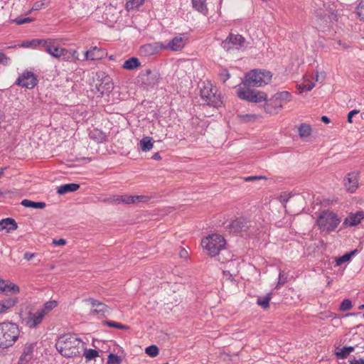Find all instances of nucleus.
Instances as JSON below:
<instances>
[{
  "mask_svg": "<svg viewBox=\"0 0 364 364\" xmlns=\"http://www.w3.org/2000/svg\"><path fill=\"white\" fill-rule=\"evenodd\" d=\"M82 346L81 340L74 335H65L55 344L58 351L67 358L80 355Z\"/></svg>",
  "mask_w": 364,
  "mask_h": 364,
  "instance_id": "obj_1",
  "label": "nucleus"
},
{
  "mask_svg": "<svg viewBox=\"0 0 364 364\" xmlns=\"http://www.w3.org/2000/svg\"><path fill=\"white\" fill-rule=\"evenodd\" d=\"M112 78L103 71H98L92 78L91 91L97 97L108 95L113 90Z\"/></svg>",
  "mask_w": 364,
  "mask_h": 364,
  "instance_id": "obj_2",
  "label": "nucleus"
},
{
  "mask_svg": "<svg viewBox=\"0 0 364 364\" xmlns=\"http://www.w3.org/2000/svg\"><path fill=\"white\" fill-rule=\"evenodd\" d=\"M341 223L338 215L330 210L322 211L316 220V225L322 232L330 233L336 230Z\"/></svg>",
  "mask_w": 364,
  "mask_h": 364,
  "instance_id": "obj_3",
  "label": "nucleus"
},
{
  "mask_svg": "<svg viewBox=\"0 0 364 364\" xmlns=\"http://www.w3.org/2000/svg\"><path fill=\"white\" fill-rule=\"evenodd\" d=\"M18 334L17 325L9 322L0 323V348L11 346L18 338Z\"/></svg>",
  "mask_w": 364,
  "mask_h": 364,
  "instance_id": "obj_4",
  "label": "nucleus"
},
{
  "mask_svg": "<svg viewBox=\"0 0 364 364\" xmlns=\"http://www.w3.org/2000/svg\"><path fill=\"white\" fill-rule=\"evenodd\" d=\"M272 77L269 71L255 69L245 74L243 84L252 87H262L270 82Z\"/></svg>",
  "mask_w": 364,
  "mask_h": 364,
  "instance_id": "obj_5",
  "label": "nucleus"
},
{
  "mask_svg": "<svg viewBox=\"0 0 364 364\" xmlns=\"http://www.w3.org/2000/svg\"><path fill=\"white\" fill-rule=\"evenodd\" d=\"M225 240L220 235L213 234L203 238L201 246L210 257L216 256L225 247Z\"/></svg>",
  "mask_w": 364,
  "mask_h": 364,
  "instance_id": "obj_6",
  "label": "nucleus"
},
{
  "mask_svg": "<svg viewBox=\"0 0 364 364\" xmlns=\"http://www.w3.org/2000/svg\"><path fill=\"white\" fill-rule=\"evenodd\" d=\"M250 87L252 86L245 85L242 82V85L237 90V97L241 100L255 103L267 100V95L265 92L252 90Z\"/></svg>",
  "mask_w": 364,
  "mask_h": 364,
  "instance_id": "obj_7",
  "label": "nucleus"
},
{
  "mask_svg": "<svg viewBox=\"0 0 364 364\" xmlns=\"http://www.w3.org/2000/svg\"><path fill=\"white\" fill-rule=\"evenodd\" d=\"M200 96L210 106L218 107L223 103L220 95L213 91L212 85L209 82L204 84L203 87L200 88Z\"/></svg>",
  "mask_w": 364,
  "mask_h": 364,
  "instance_id": "obj_8",
  "label": "nucleus"
},
{
  "mask_svg": "<svg viewBox=\"0 0 364 364\" xmlns=\"http://www.w3.org/2000/svg\"><path fill=\"white\" fill-rule=\"evenodd\" d=\"M43 49L52 57L60 59L61 55L65 53V48L60 47L59 40L57 38L45 39Z\"/></svg>",
  "mask_w": 364,
  "mask_h": 364,
  "instance_id": "obj_9",
  "label": "nucleus"
},
{
  "mask_svg": "<svg viewBox=\"0 0 364 364\" xmlns=\"http://www.w3.org/2000/svg\"><path fill=\"white\" fill-rule=\"evenodd\" d=\"M245 38L242 35L230 33L226 39L222 42V46L227 50L232 48L240 49L245 46Z\"/></svg>",
  "mask_w": 364,
  "mask_h": 364,
  "instance_id": "obj_10",
  "label": "nucleus"
},
{
  "mask_svg": "<svg viewBox=\"0 0 364 364\" xmlns=\"http://www.w3.org/2000/svg\"><path fill=\"white\" fill-rule=\"evenodd\" d=\"M38 79L32 72H24L16 80V85L28 89H33L38 84Z\"/></svg>",
  "mask_w": 364,
  "mask_h": 364,
  "instance_id": "obj_11",
  "label": "nucleus"
},
{
  "mask_svg": "<svg viewBox=\"0 0 364 364\" xmlns=\"http://www.w3.org/2000/svg\"><path fill=\"white\" fill-rule=\"evenodd\" d=\"M188 38L185 33L179 34L172 38L166 45H164V50L176 52L181 50L186 46Z\"/></svg>",
  "mask_w": 364,
  "mask_h": 364,
  "instance_id": "obj_12",
  "label": "nucleus"
},
{
  "mask_svg": "<svg viewBox=\"0 0 364 364\" xmlns=\"http://www.w3.org/2000/svg\"><path fill=\"white\" fill-rule=\"evenodd\" d=\"M250 228V221L246 218L240 217L232 220L228 228L231 232H240L242 231H246Z\"/></svg>",
  "mask_w": 364,
  "mask_h": 364,
  "instance_id": "obj_13",
  "label": "nucleus"
},
{
  "mask_svg": "<svg viewBox=\"0 0 364 364\" xmlns=\"http://www.w3.org/2000/svg\"><path fill=\"white\" fill-rule=\"evenodd\" d=\"M364 220V211L358 210L356 213H350L343 221V225L349 227L357 226Z\"/></svg>",
  "mask_w": 364,
  "mask_h": 364,
  "instance_id": "obj_14",
  "label": "nucleus"
},
{
  "mask_svg": "<svg viewBox=\"0 0 364 364\" xmlns=\"http://www.w3.org/2000/svg\"><path fill=\"white\" fill-rule=\"evenodd\" d=\"M150 198L147 196H119L115 201L118 203H123L126 204L136 203H145L149 200Z\"/></svg>",
  "mask_w": 364,
  "mask_h": 364,
  "instance_id": "obj_15",
  "label": "nucleus"
},
{
  "mask_svg": "<svg viewBox=\"0 0 364 364\" xmlns=\"http://www.w3.org/2000/svg\"><path fill=\"white\" fill-rule=\"evenodd\" d=\"M106 55L107 52L105 50L97 46H93L85 52V60H97L102 59Z\"/></svg>",
  "mask_w": 364,
  "mask_h": 364,
  "instance_id": "obj_16",
  "label": "nucleus"
},
{
  "mask_svg": "<svg viewBox=\"0 0 364 364\" xmlns=\"http://www.w3.org/2000/svg\"><path fill=\"white\" fill-rule=\"evenodd\" d=\"M161 50H164V44L160 42L146 44L140 48L141 53L145 55H155Z\"/></svg>",
  "mask_w": 364,
  "mask_h": 364,
  "instance_id": "obj_17",
  "label": "nucleus"
},
{
  "mask_svg": "<svg viewBox=\"0 0 364 364\" xmlns=\"http://www.w3.org/2000/svg\"><path fill=\"white\" fill-rule=\"evenodd\" d=\"M85 301L90 303L92 307H96L95 309L91 311V314L93 315L99 314L104 315L105 314L109 312V308L108 306L95 299L88 298L85 299Z\"/></svg>",
  "mask_w": 364,
  "mask_h": 364,
  "instance_id": "obj_18",
  "label": "nucleus"
},
{
  "mask_svg": "<svg viewBox=\"0 0 364 364\" xmlns=\"http://www.w3.org/2000/svg\"><path fill=\"white\" fill-rule=\"evenodd\" d=\"M264 110L270 114H276L283 108V103H280L275 97H272L264 104Z\"/></svg>",
  "mask_w": 364,
  "mask_h": 364,
  "instance_id": "obj_19",
  "label": "nucleus"
},
{
  "mask_svg": "<svg viewBox=\"0 0 364 364\" xmlns=\"http://www.w3.org/2000/svg\"><path fill=\"white\" fill-rule=\"evenodd\" d=\"M44 316L38 309L35 313H30L26 318V326L31 328H36L42 322Z\"/></svg>",
  "mask_w": 364,
  "mask_h": 364,
  "instance_id": "obj_20",
  "label": "nucleus"
},
{
  "mask_svg": "<svg viewBox=\"0 0 364 364\" xmlns=\"http://www.w3.org/2000/svg\"><path fill=\"white\" fill-rule=\"evenodd\" d=\"M18 302L16 296L8 297L0 301V314L7 312Z\"/></svg>",
  "mask_w": 364,
  "mask_h": 364,
  "instance_id": "obj_21",
  "label": "nucleus"
},
{
  "mask_svg": "<svg viewBox=\"0 0 364 364\" xmlns=\"http://www.w3.org/2000/svg\"><path fill=\"white\" fill-rule=\"evenodd\" d=\"M18 228V225L14 219L7 218L0 220V231L6 230L8 232L16 230Z\"/></svg>",
  "mask_w": 364,
  "mask_h": 364,
  "instance_id": "obj_22",
  "label": "nucleus"
},
{
  "mask_svg": "<svg viewBox=\"0 0 364 364\" xmlns=\"http://www.w3.org/2000/svg\"><path fill=\"white\" fill-rule=\"evenodd\" d=\"M33 348L32 346H25L23 353L19 358V364H26L33 356Z\"/></svg>",
  "mask_w": 364,
  "mask_h": 364,
  "instance_id": "obj_23",
  "label": "nucleus"
},
{
  "mask_svg": "<svg viewBox=\"0 0 364 364\" xmlns=\"http://www.w3.org/2000/svg\"><path fill=\"white\" fill-rule=\"evenodd\" d=\"M65 53L61 55L62 60L67 62H76L79 60V53L77 50H69L65 48Z\"/></svg>",
  "mask_w": 364,
  "mask_h": 364,
  "instance_id": "obj_24",
  "label": "nucleus"
},
{
  "mask_svg": "<svg viewBox=\"0 0 364 364\" xmlns=\"http://www.w3.org/2000/svg\"><path fill=\"white\" fill-rule=\"evenodd\" d=\"M80 188L77 183H67L58 188L57 193L60 195L65 194L68 192H74Z\"/></svg>",
  "mask_w": 364,
  "mask_h": 364,
  "instance_id": "obj_25",
  "label": "nucleus"
},
{
  "mask_svg": "<svg viewBox=\"0 0 364 364\" xmlns=\"http://www.w3.org/2000/svg\"><path fill=\"white\" fill-rule=\"evenodd\" d=\"M141 66V63L137 58L132 57L125 60L122 68L126 70H132Z\"/></svg>",
  "mask_w": 364,
  "mask_h": 364,
  "instance_id": "obj_26",
  "label": "nucleus"
},
{
  "mask_svg": "<svg viewBox=\"0 0 364 364\" xmlns=\"http://www.w3.org/2000/svg\"><path fill=\"white\" fill-rule=\"evenodd\" d=\"M90 137L97 142H103L107 139V135L105 133L98 129H94L90 131Z\"/></svg>",
  "mask_w": 364,
  "mask_h": 364,
  "instance_id": "obj_27",
  "label": "nucleus"
},
{
  "mask_svg": "<svg viewBox=\"0 0 364 364\" xmlns=\"http://www.w3.org/2000/svg\"><path fill=\"white\" fill-rule=\"evenodd\" d=\"M193 7L198 11L207 14L208 8L206 6V0H191Z\"/></svg>",
  "mask_w": 364,
  "mask_h": 364,
  "instance_id": "obj_28",
  "label": "nucleus"
},
{
  "mask_svg": "<svg viewBox=\"0 0 364 364\" xmlns=\"http://www.w3.org/2000/svg\"><path fill=\"white\" fill-rule=\"evenodd\" d=\"M347 181L345 183L347 190L350 193H354L358 188L357 179L352 174H348Z\"/></svg>",
  "mask_w": 364,
  "mask_h": 364,
  "instance_id": "obj_29",
  "label": "nucleus"
},
{
  "mask_svg": "<svg viewBox=\"0 0 364 364\" xmlns=\"http://www.w3.org/2000/svg\"><path fill=\"white\" fill-rule=\"evenodd\" d=\"M21 205L26 208H32L35 209H43L46 207L44 202H34L28 199L21 201Z\"/></svg>",
  "mask_w": 364,
  "mask_h": 364,
  "instance_id": "obj_30",
  "label": "nucleus"
},
{
  "mask_svg": "<svg viewBox=\"0 0 364 364\" xmlns=\"http://www.w3.org/2000/svg\"><path fill=\"white\" fill-rule=\"evenodd\" d=\"M153 139L150 136H145L140 141L139 144L143 151H149L153 148Z\"/></svg>",
  "mask_w": 364,
  "mask_h": 364,
  "instance_id": "obj_31",
  "label": "nucleus"
},
{
  "mask_svg": "<svg viewBox=\"0 0 364 364\" xmlns=\"http://www.w3.org/2000/svg\"><path fill=\"white\" fill-rule=\"evenodd\" d=\"M273 97L283 105L291 100V95L287 91L277 92Z\"/></svg>",
  "mask_w": 364,
  "mask_h": 364,
  "instance_id": "obj_32",
  "label": "nucleus"
},
{
  "mask_svg": "<svg viewBox=\"0 0 364 364\" xmlns=\"http://www.w3.org/2000/svg\"><path fill=\"white\" fill-rule=\"evenodd\" d=\"M311 132V126L305 123L301 124L298 129L299 135L302 139L309 136Z\"/></svg>",
  "mask_w": 364,
  "mask_h": 364,
  "instance_id": "obj_33",
  "label": "nucleus"
},
{
  "mask_svg": "<svg viewBox=\"0 0 364 364\" xmlns=\"http://www.w3.org/2000/svg\"><path fill=\"white\" fill-rule=\"evenodd\" d=\"M45 39H33L31 41L23 42L22 44L23 47L38 48H42L44 44Z\"/></svg>",
  "mask_w": 364,
  "mask_h": 364,
  "instance_id": "obj_34",
  "label": "nucleus"
},
{
  "mask_svg": "<svg viewBox=\"0 0 364 364\" xmlns=\"http://www.w3.org/2000/svg\"><path fill=\"white\" fill-rule=\"evenodd\" d=\"M58 305V303L55 300H50L46 302L42 307L38 309V310L43 313L44 316L48 314L51 310L55 308Z\"/></svg>",
  "mask_w": 364,
  "mask_h": 364,
  "instance_id": "obj_35",
  "label": "nucleus"
},
{
  "mask_svg": "<svg viewBox=\"0 0 364 364\" xmlns=\"http://www.w3.org/2000/svg\"><path fill=\"white\" fill-rule=\"evenodd\" d=\"M271 299L272 293H268L264 296H259L257 299V304L264 309H267L269 306Z\"/></svg>",
  "mask_w": 364,
  "mask_h": 364,
  "instance_id": "obj_36",
  "label": "nucleus"
},
{
  "mask_svg": "<svg viewBox=\"0 0 364 364\" xmlns=\"http://www.w3.org/2000/svg\"><path fill=\"white\" fill-rule=\"evenodd\" d=\"M356 252H357V250H353L350 252L345 254L344 255H343L341 257H336V265L340 266L343 263L348 262L350 259L351 257L353 255H354Z\"/></svg>",
  "mask_w": 364,
  "mask_h": 364,
  "instance_id": "obj_37",
  "label": "nucleus"
},
{
  "mask_svg": "<svg viewBox=\"0 0 364 364\" xmlns=\"http://www.w3.org/2000/svg\"><path fill=\"white\" fill-rule=\"evenodd\" d=\"M145 1L146 0H129L126 3L125 9L127 11L136 9L142 6Z\"/></svg>",
  "mask_w": 364,
  "mask_h": 364,
  "instance_id": "obj_38",
  "label": "nucleus"
},
{
  "mask_svg": "<svg viewBox=\"0 0 364 364\" xmlns=\"http://www.w3.org/2000/svg\"><path fill=\"white\" fill-rule=\"evenodd\" d=\"M353 350L354 347L353 346H344L340 351L336 353V355L338 358L344 359L346 358Z\"/></svg>",
  "mask_w": 364,
  "mask_h": 364,
  "instance_id": "obj_39",
  "label": "nucleus"
},
{
  "mask_svg": "<svg viewBox=\"0 0 364 364\" xmlns=\"http://www.w3.org/2000/svg\"><path fill=\"white\" fill-rule=\"evenodd\" d=\"M8 292H10V293H12L14 294H18L20 292V288L17 284L8 280L5 285V292L4 293H8Z\"/></svg>",
  "mask_w": 364,
  "mask_h": 364,
  "instance_id": "obj_40",
  "label": "nucleus"
},
{
  "mask_svg": "<svg viewBox=\"0 0 364 364\" xmlns=\"http://www.w3.org/2000/svg\"><path fill=\"white\" fill-rule=\"evenodd\" d=\"M104 324L107 325L109 327L116 328L121 330H127L129 328L127 326L123 325L120 323H117L113 321H105Z\"/></svg>",
  "mask_w": 364,
  "mask_h": 364,
  "instance_id": "obj_41",
  "label": "nucleus"
},
{
  "mask_svg": "<svg viewBox=\"0 0 364 364\" xmlns=\"http://www.w3.org/2000/svg\"><path fill=\"white\" fill-rule=\"evenodd\" d=\"M99 355L98 351L94 349H86L84 353V356L87 360L95 358Z\"/></svg>",
  "mask_w": 364,
  "mask_h": 364,
  "instance_id": "obj_42",
  "label": "nucleus"
},
{
  "mask_svg": "<svg viewBox=\"0 0 364 364\" xmlns=\"http://www.w3.org/2000/svg\"><path fill=\"white\" fill-rule=\"evenodd\" d=\"M356 13L360 20L364 21V0H360L356 7Z\"/></svg>",
  "mask_w": 364,
  "mask_h": 364,
  "instance_id": "obj_43",
  "label": "nucleus"
},
{
  "mask_svg": "<svg viewBox=\"0 0 364 364\" xmlns=\"http://www.w3.org/2000/svg\"><path fill=\"white\" fill-rule=\"evenodd\" d=\"M145 352L151 357H156L159 354V348L156 346H150L145 349Z\"/></svg>",
  "mask_w": 364,
  "mask_h": 364,
  "instance_id": "obj_44",
  "label": "nucleus"
},
{
  "mask_svg": "<svg viewBox=\"0 0 364 364\" xmlns=\"http://www.w3.org/2000/svg\"><path fill=\"white\" fill-rule=\"evenodd\" d=\"M122 359L117 355L110 353L108 355L107 364H120Z\"/></svg>",
  "mask_w": 364,
  "mask_h": 364,
  "instance_id": "obj_45",
  "label": "nucleus"
},
{
  "mask_svg": "<svg viewBox=\"0 0 364 364\" xmlns=\"http://www.w3.org/2000/svg\"><path fill=\"white\" fill-rule=\"evenodd\" d=\"M352 308V303L351 301L346 299H344L341 305H340V310L342 311H348Z\"/></svg>",
  "mask_w": 364,
  "mask_h": 364,
  "instance_id": "obj_46",
  "label": "nucleus"
},
{
  "mask_svg": "<svg viewBox=\"0 0 364 364\" xmlns=\"http://www.w3.org/2000/svg\"><path fill=\"white\" fill-rule=\"evenodd\" d=\"M315 87V83L310 82L308 84H302L299 85L300 92L310 91Z\"/></svg>",
  "mask_w": 364,
  "mask_h": 364,
  "instance_id": "obj_47",
  "label": "nucleus"
},
{
  "mask_svg": "<svg viewBox=\"0 0 364 364\" xmlns=\"http://www.w3.org/2000/svg\"><path fill=\"white\" fill-rule=\"evenodd\" d=\"M46 6V4L44 3L43 1H36L33 5L31 9L28 11V14H30L32 11H38Z\"/></svg>",
  "mask_w": 364,
  "mask_h": 364,
  "instance_id": "obj_48",
  "label": "nucleus"
},
{
  "mask_svg": "<svg viewBox=\"0 0 364 364\" xmlns=\"http://www.w3.org/2000/svg\"><path fill=\"white\" fill-rule=\"evenodd\" d=\"M33 21V19L32 18H29V17L16 18L15 20H14V21L16 22V24H18V25H21V24H23V23H30V22H31Z\"/></svg>",
  "mask_w": 364,
  "mask_h": 364,
  "instance_id": "obj_49",
  "label": "nucleus"
},
{
  "mask_svg": "<svg viewBox=\"0 0 364 364\" xmlns=\"http://www.w3.org/2000/svg\"><path fill=\"white\" fill-rule=\"evenodd\" d=\"M287 277L285 275V274L284 273V272L280 271L279 274V281H278L277 287H279V285H282V284H285L287 282Z\"/></svg>",
  "mask_w": 364,
  "mask_h": 364,
  "instance_id": "obj_50",
  "label": "nucleus"
},
{
  "mask_svg": "<svg viewBox=\"0 0 364 364\" xmlns=\"http://www.w3.org/2000/svg\"><path fill=\"white\" fill-rule=\"evenodd\" d=\"M230 75L227 70H224L220 73V80L223 82H225L230 78Z\"/></svg>",
  "mask_w": 364,
  "mask_h": 364,
  "instance_id": "obj_51",
  "label": "nucleus"
},
{
  "mask_svg": "<svg viewBox=\"0 0 364 364\" xmlns=\"http://www.w3.org/2000/svg\"><path fill=\"white\" fill-rule=\"evenodd\" d=\"M259 179H267L265 176H248L245 178V181H255V180H259Z\"/></svg>",
  "mask_w": 364,
  "mask_h": 364,
  "instance_id": "obj_52",
  "label": "nucleus"
},
{
  "mask_svg": "<svg viewBox=\"0 0 364 364\" xmlns=\"http://www.w3.org/2000/svg\"><path fill=\"white\" fill-rule=\"evenodd\" d=\"M241 118L245 122H249L257 119V116L255 114H245L241 116Z\"/></svg>",
  "mask_w": 364,
  "mask_h": 364,
  "instance_id": "obj_53",
  "label": "nucleus"
},
{
  "mask_svg": "<svg viewBox=\"0 0 364 364\" xmlns=\"http://www.w3.org/2000/svg\"><path fill=\"white\" fill-rule=\"evenodd\" d=\"M53 244L55 245L63 246V245H65L66 244V240L65 239H63V238H60V239H58V240L54 239L53 240Z\"/></svg>",
  "mask_w": 364,
  "mask_h": 364,
  "instance_id": "obj_54",
  "label": "nucleus"
},
{
  "mask_svg": "<svg viewBox=\"0 0 364 364\" xmlns=\"http://www.w3.org/2000/svg\"><path fill=\"white\" fill-rule=\"evenodd\" d=\"M359 113V110H357V109H353L352 111H350L348 114V122L349 123H352V118L353 117V116L355 114H357Z\"/></svg>",
  "mask_w": 364,
  "mask_h": 364,
  "instance_id": "obj_55",
  "label": "nucleus"
},
{
  "mask_svg": "<svg viewBox=\"0 0 364 364\" xmlns=\"http://www.w3.org/2000/svg\"><path fill=\"white\" fill-rule=\"evenodd\" d=\"M8 280H4L0 277V293L5 292V285Z\"/></svg>",
  "mask_w": 364,
  "mask_h": 364,
  "instance_id": "obj_56",
  "label": "nucleus"
},
{
  "mask_svg": "<svg viewBox=\"0 0 364 364\" xmlns=\"http://www.w3.org/2000/svg\"><path fill=\"white\" fill-rule=\"evenodd\" d=\"M9 58L6 57V55L0 52V63H3L6 65L8 62Z\"/></svg>",
  "mask_w": 364,
  "mask_h": 364,
  "instance_id": "obj_57",
  "label": "nucleus"
},
{
  "mask_svg": "<svg viewBox=\"0 0 364 364\" xmlns=\"http://www.w3.org/2000/svg\"><path fill=\"white\" fill-rule=\"evenodd\" d=\"M34 257H35V254L29 252H26L23 255V258L28 261L31 260Z\"/></svg>",
  "mask_w": 364,
  "mask_h": 364,
  "instance_id": "obj_58",
  "label": "nucleus"
},
{
  "mask_svg": "<svg viewBox=\"0 0 364 364\" xmlns=\"http://www.w3.org/2000/svg\"><path fill=\"white\" fill-rule=\"evenodd\" d=\"M223 275L229 280L233 281L234 278L232 275V274L230 272L229 270H224L223 271Z\"/></svg>",
  "mask_w": 364,
  "mask_h": 364,
  "instance_id": "obj_59",
  "label": "nucleus"
},
{
  "mask_svg": "<svg viewBox=\"0 0 364 364\" xmlns=\"http://www.w3.org/2000/svg\"><path fill=\"white\" fill-rule=\"evenodd\" d=\"M179 255L181 258L186 259L188 256V253L184 248H181L179 252Z\"/></svg>",
  "mask_w": 364,
  "mask_h": 364,
  "instance_id": "obj_60",
  "label": "nucleus"
},
{
  "mask_svg": "<svg viewBox=\"0 0 364 364\" xmlns=\"http://www.w3.org/2000/svg\"><path fill=\"white\" fill-rule=\"evenodd\" d=\"M350 364H364V359L360 358V359H355L353 358L350 360Z\"/></svg>",
  "mask_w": 364,
  "mask_h": 364,
  "instance_id": "obj_61",
  "label": "nucleus"
},
{
  "mask_svg": "<svg viewBox=\"0 0 364 364\" xmlns=\"http://www.w3.org/2000/svg\"><path fill=\"white\" fill-rule=\"evenodd\" d=\"M289 199V197H288L287 196L284 195V196H280V201L284 205L285 203H287L288 202Z\"/></svg>",
  "mask_w": 364,
  "mask_h": 364,
  "instance_id": "obj_62",
  "label": "nucleus"
},
{
  "mask_svg": "<svg viewBox=\"0 0 364 364\" xmlns=\"http://www.w3.org/2000/svg\"><path fill=\"white\" fill-rule=\"evenodd\" d=\"M321 121L326 124H328L330 122V119L326 116L321 117Z\"/></svg>",
  "mask_w": 364,
  "mask_h": 364,
  "instance_id": "obj_63",
  "label": "nucleus"
},
{
  "mask_svg": "<svg viewBox=\"0 0 364 364\" xmlns=\"http://www.w3.org/2000/svg\"><path fill=\"white\" fill-rule=\"evenodd\" d=\"M152 158L155 160H159V159H161V156H160L159 153H156L153 155Z\"/></svg>",
  "mask_w": 364,
  "mask_h": 364,
  "instance_id": "obj_64",
  "label": "nucleus"
}]
</instances>
